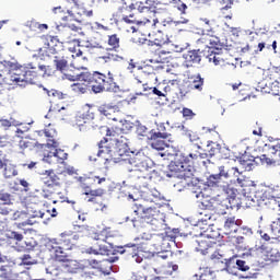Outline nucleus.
Instances as JSON below:
<instances>
[{"instance_id": "1", "label": "nucleus", "mask_w": 280, "mask_h": 280, "mask_svg": "<svg viewBox=\"0 0 280 280\" xmlns=\"http://www.w3.org/2000/svg\"><path fill=\"white\" fill-rule=\"evenodd\" d=\"M108 139L104 138L98 143L97 156L105 159V161H114V163H121L128 156V143L124 140L115 139L108 144Z\"/></svg>"}, {"instance_id": "26", "label": "nucleus", "mask_w": 280, "mask_h": 280, "mask_svg": "<svg viewBox=\"0 0 280 280\" xmlns=\"http://www.w3.org/2000/svg\"><path fill=\"white\" fill-rule=\"evenodd\" d=\"M202 86H205V79L200 74H197L191 84H189L191 91H202Z\"/></svg>"}, {"instance_id": "59", "label": "nucleus", "mask_w": 280, "mask_h": 280, "mask_svg": "<svg viewBox=\"0 0 280 280\" xmlns=\"http://www.w3.org/2000/svg\"><path fill=\"white\" fill-rule=\"evenodd\" d=\"M213 275V272L209 271V272H205L202 273L199 278H197L196 280H211V276Z\"/></svg>"}, {"instance_id": "35", "label": "nucleus", "mask_w": 280, "mask_h": 280, "mask_svg": "<svg viewBox=\"0 0 280 280\" xmlns=\"http://www.w3.org/2000/svg\"><path fill=\"white\" fill-rule=\"evenodd\" d=\"M93 77H94V73L81 72L79 73V82H86L88 84H91Z\"/></svg>"}, {"instance_id": "38", "label": "nucleus", "mask_w": 280, "mask_h": 280, "mask_svg": "<svg viewBox=\"0 0 280 280\" xmlns=\"http://www.w3.org/2000/svg\"><path fill=\"white\" fill-rule=\"evenodd\" d=\"M44 91L47 93L48 97H57V100H65V94L60 91L47 89H44Z\"/></svg>"}, {"instance_id": "28", "label": "nucleus", "mask_w": 280, "mask_h": 280, "mask_svg": "<svg viewBox=\"0 0 280 280\" xmlns=\"http://www.w3.org/2000/svg\"><path fill=\"white\" fill-rule=\"evenodd\" d=\"M4 178H14V176H19V171H16V166L12 164H7L3 171Z\"/></svg>"}, {"instance_id": "23", "label": "nucleus", "mask_w": 280, "mask_h": 280, "mask_svg": "<svg viewBox=\"0 0 280 280\" xmlns=\"http://www.w3.org/2000/svg\"><path fill=\"white\" fill-rule=\"evenodd\" d=\"M57 71H65L69 65L65 56L56 55L52 60Z\"/></svg>"}, {"instance_id": "52", "label": "nucleus", "mask_w": 280, "mask_h": 280, "mask_svg": "<svg viewBox=\"0 0 280 280\" xmlns=\"http://www.w3.org/2000/svg\"><path fill=\"white\" fill-rule=\"evenodd\" d=\"M240 163L244 167V170H250V166L253 165V161L246 160L244 158L240 160Z\"/></svg>"}, {"instance_id": "63", "label": "nucleus", "mask_w": 280, "mask_h": 280, "mask_svg": "<svg viewBox=\"0 0 280 280\" xmlns=\"http://www.w3.org/2000/svg\"><path fill=\"white\" fill-rule=\"evenodd\" d=\"M199 156L200 159H207V156H215V150L211 149L209 153H200Z\"/></svg>"}, {"instance_id": "3", "label": "nucleus", "mask_w": 280, "mask_h": 280, "mask_svg": "<svg viewBox=\"0 0 280 280\" xmlns=\"http://www.w3.org/2000/svg\"><path fill=\"white\" fill-rule=\"evenodd\" d=\"M21 72H13L10 77V81L18 84V86L25 88L27 84H36L38 82V72L36 67L28 63L27 67L21 66Z\"/></svg>"}, {"instance_id": "53", "label": "nucleus", "mask_w": 280, "mask_h": 280, "mask_svg": "<svg viewBox=\"0 0 280 280\" xmlns=\"http://www.w3.org/2000/svg\"><path fill=\"white\" fill-rule=\"evenodd\" d=\"M110 110H113V109H109L106 106L98 107V112L101 113V115H104L105 117H108V119H110Z\"/></svg>"}, {"instance_id": "47", "label": "nucleus", "mask_w": 280, "mask_h": 280, "mask_svg": "<svg viewBox=\"0 0 280 280\" xmlns=\"http://www.w3.org/2000/svg\"><path fill=\"white\" fill-rule=\"evenodd\" d=\"M199 207H201V208L203 209V211L200 212V215H203V217L201 218V222H207L208 220H211V214H209V213L207 212V211H210V210L207 209V208H205L202 203H200Z\"/></svg>"}, {"instance_id": "13", "label": "nucleus", "mask_w": 280, "mask_h": 280, "mask_svg": "<svg viewBox=\"0 0 280 280\" xmlns=\"http://www.w3.org/2000/svg\"><path fill=\"white\" fill-rule=\"evenodd\" d=\"M207 187H220L225 194H233V188L229 186V182L221 179L219 175L212 174L206 180Z\"/></svg>"}, {"instance_id": "27", "label": "nucleus", "mask_w": 280, "mask_h": 280, "mask_svg": "<svg viewBox=\"0 0 280 280\" xmlns=\"http://www.w3.org/2000/svg\"><path fill=\"white\" fill-rule=\"evenodd\" d=\"M5 237L8 240H13V242H15V246L21 245V241L24 240L23 234L16 231H8Z\"/></svg>"}, {"instance_id": "61", "label": "nucleus", "mask_w": 280, "mask_h": 280, "mask_svg": "<svg viewBox=\"0 0 280 280\" xmlns=\"http://www.w3.org/2000/svg\"><path fill=\"white\" fill-rule=\"evenodd\" d=\"M60 143L56 140H48L46 143V148H59Z\"/></svg>"}, {"instance_id": "32", "label": "nucleus", "mask_w": 280, "mask_h": 280, "mask_svg": "<svg viewBox=\"0 0 280 280\" xmlns=\"http://www.w3.org/2000/svg\"><path fill=\"white\" fill-rule=\"evenodd\" d=\"M71 90L73 93H75V95H84V93H86V85L82 83H73L71 85Z\"/></svg>"}, {"instance_id": "4", "label": "nucleus", "mask_w": 280, "mask_h": 280, "mask_svg": "<svg viewBox=\"0 0 280 280\" xmlns=\"http://www.w3.org/2000/svg\"><path fill=\"white\" fill-rule=\"evenodd\" d=\"M233 202H235V189H233V192L230 191L228 197L222 200L215 198H211L209 200L205 199L201 201V205L205 209L217 211L221 215H226V211H229V209H233Z\"/></svg>"}, {"instance_id": "40", "label": "nucleus", "mask_w": 280, "mask_h": 280, "mask_svg": "<svg viewBox=\"0 0 280 280\" xmlns=\"http://www.w3.org/2000/svg\"><path fill=\"white\" fill-rule=\"evenodd\" d=\"M122 21L125 23H127L128 25H132L135 23L139 25V23H143V22H140L139 20H137V18H135L133 13L122 16Z\"/></svg>"}, {"instance_id": "55", "label": "nucleus", "mask_w": 280, "mask_h": 280, "mask_svg": "<svg viewBox=\"0 0 280 280\" xmlns=\"http://www.w3.org/2000/svg\"><path fill=\"white\" fill-rule=\"evenodd\" d=\"M19 147L21 150H25L27 148H32V142L30 140H20Z\"/></svg>"}, {"instance_id": "24", "label": "nucleus", "mask_w": 280, "mask_h": 280, "mask_svg": "<svg viewBox=\"0 0 280 280\" xmlns=\"http://www.w3.org/2000/svg\"><path fill=\"white\" fill-rule=\"evenodd\" d=\"M44 174L47 176L44 180L47 187H54V185H58V175L54 174V171H45Z\"/></svg>"}, {"instance_id": "14", "label": "nucleus", "mask_w": 280, "mask_h": 280, "mask_svg": "<svg viewBox=\"0 0 280 280\" xmlns=\"http://www.w3.org/2000/svg\"><path fill=\"white\" fill-rule=\"evenodd\" d=\"M202 56H205V51H202L201 49H195V50L185 52L183 55V58L185 60L184 61L185 67L189 69V67H194L195 65H200V62L202 61Z\"/></svg>"}, {"instance_id": "64", "label": "nucleus", "mask_w": 280, "mask_h": 280, "mask_svg": "<svg viewBox=\"0 0 280 280\" xmlns=\"http://www.w3.org/2000/svg\"><path fill=\"white\" fill-rule=\"evenodd\" d=\"M88 255H100V249L95 247H90L85 250Z\"/></svg>"}, {"instance_id": "43", "label": "nucleus", "mask_w": 280, "mask_h": 280, "mask_svg": "<svg viewBox=\"0 0 280 280\" xmlns=\"http://www.w3.org/2000/svg\"><path fill=\"white\" fill-rule=\"evenodd\" d=\"M260 161L262 165H267L269 167L272 165H277V161H275L273 159L267 158L266 154L260 156Z\"/></svg>"}, {"instance_id": "11", "label": "nucleus", "mask_w": 280, "mask_h": 280, "mask_svg": "<svg viewBox=\"0 0 280 280\" xmlns=\"http://www.w3.org/2000/svg\"><path fill=\"white\" fill-rule=\"evenodd\" d=\"M223 45L220 44V40L218 38L210 39V46L208 47V54L207 58L209 62H213V65L218 66L220 62H223L224 59L220 54H222Z\"/></svg>"}, {"instance_id": "57", "label": "nucleus", "mask_w": 280, "mask_h": 280, "mask_svg": "<svg viewBox=\"0 0 280 280\" xmlns=\"http://www.w3.org/2000/svg\"><path fill=\"white\" fill-rule=\"evenodd\" d=\"M234 242H235L236 246H243L246 242V238L244 236H236L234 238Z\"/></svg>"}, {"instance_id": "20", "label": "nucleus", "mask_w": 280, "mask_h": 280, "mask_svg": "<svg viewBox=\"0 0 280 280\" xmlns=\"http://www.w3.org/2000/svg\"><path fill=\"white\" fill-rule=\"evenodd\" d=\"M225 234L231 235V233H237L240 229V220H236L235 217H230L225 220L223 226Z\"/></svg>"}, {"instance_id": "46", "label": "nucleus", "mask_w": 280, "mask_h": 280, "mask_svg": "<svg viewBox=\"0 0 280 280\" xmlns=\"http://www.w3.org/2000/svg\"><path fill=\"white\" fill-rule=\"evenodd\" d=\"M138 12H151L152 7L145 5L144 2L136 3Z\"/></svg>"}, {"instance_id": "45", "label": "nucleus", "mask_w": 280, "mask_h": 280, "mask_svg": "<svg viewBox=\"0 0 280 280\" xmlns=\"http://www.w3.org/2000/svg\"><path fill=\"white\" fill-rule=\"evenodd\" d=\"M182 113H183V117H185L186 119H194V117H196V114L194 113V110L187 107H184Z\"/></svg>"}, {"instance_id": "9", "label": "nucleus", "mask_w": 280, "mask_h": 280, "mask_svg": "<svg viewBox=\"0 0 280 280\" xmlns=\"http://www.w3.org/2000/svg\"><path fill=\"white\" fill-rule=\"evenodd\" d=\"M133 212L138 217L131 220L135 228L139 226V220H143L144 222H147V224H149V220H152V218H156V215L161 213V211L156 210V208H145L142 205H136V209L133 210Z\"/></svg>"}, {"instance_id": "44", "label": "nucleus", "mask_w": 280, "mask_h": 280, "mask_svg": "<svg viewBox=\"0 0 280 280\" xmlns=\"http://www.w3.org/2000/svg\"><path fill=\"white\" fill-rule=\"evenodd\" d=\"M85 196H104V189L98 188V189H89L85 191Z\"/></svg>"}, {"instance_id": "30", "label": "nucleus", "mask_w": 280, "mask_h": 280, "mask_svg": "<svg viewBox=\"0 0 280 280\" xmlns=\"http://www.w3.org/2000/svg\"><path fill=\"white\" fill-rule=\"evenodd\" d=\"M101 59L105 62H119V60H124V57L116 54L107 52L106 55L102 56Z\"/></svg>"}, {"instance_id": "50", "label": "nucleus", "mask_w": 280, "mask_h": 280, "mask_svg": "<svg viewBox=\"0 0 280 280\" xmlns=\"http://www.w3.org/2000/svg\"><path fill=\"white\" fill-rule=\"evenodd\" d=\"M236 266L238 268V270H242L243 272H246V270H249L250 267H248V265H246V261L244 260H236Z\"/></svg>"}, {"instance_id": "17", "label": "nucleus", "mask_w": 280, "mask_h": 280, "mask_svg": "<svg viewBox=\"0 0 280 280\" xmlns=\"http://www.w3.org/2000/svg\"><path fill=\"white\" fill-rule=\"evenodd\" d=\"M59 242V246L66 248V250H71L73 246L75 245V241H78V235H73V232H62L59 234V237L57 238Z\"/></svg>"}, {"instance_id": "37", "label": "nucleus", "mask_w": 280, "mask_h": 280, "mask_svg": "<svg viewBox=\"0 0 280 280\" xmlns=\"http://www.w3.org/2000/svg\"><path fill=\"white\" fill-rule=\"evenodd\" d=\"M187 135V137H188V139H189V141H190V143H194V145H196V148L198 149V150H200V137H198L196 133H194V132H188V133H186Z\"/></svg>"}, {"instance_id": "19", "label": "nucleus", "mask_w": 280, "mask_h": 280, "mask_svg": "<svg viewBox=\"0 0 280 280\" xmlns=\"http://www.w3.org/2000/svg\"><path fill=\"white\" fill-rule=\"evenodd\" d=\"M268 253V247L266 245H256L249 248L247 252L243 253V257H254L255 259L262 258Z\"/></svg>"}, {"instance_id": "5", "label": "nucleus", "mask_w": 280, "mask_h": 280, "mask_svg": "<svg viewBox=\"0 0 280 280\" xmlns=\"http://www.w3.org/2000/svg\"><path fill=\"white\" fill-rule=\"evenodd\" d=\"M268 205L273 210L280 209V198L275 197L270 191L260 188L248 207H264Z\"/></svg>"}, {"instance_id": "25", "label": "nucleus", "mask_w": 280, "mask_h": 280, "mask_svg": "<svg viewBox=\"0 0 280 280\" xmlns=\"http://www.w3.org/2000/svg\"><path fill=\"white\" fill-rule=\"evenodd\" d=\"M197 246L195 247L197 253H201V255H207L209 253L210 244L207 240H198L196 241Z\"/></svg>"}, {"instance_id": "15", "label": "nucleus", "mask_w": 280, "mask_h": 280, "mask_svg": "<svg viewBox=\"0 0 280 280\" xmlns=\"http://www.w3.org/2000/svg\"><path fill=\"white\" fill-rule=\"evenodd\" d=\"M67 156H69L67 152L61 149H56L54 152L50 151L47 153V155H44L43 161L49 165H54L56 163L62 164L65 161H67Z\"/></svg>"}, {"instance_id": "62", "label": "nucleus", "mask_w": 280, "mask_h": 280, "mask_svg": "<svg viewBox=\"0 0 280 280\" xmlns=\"http://www.w3.org/2000/svg\"><path fill=\"white\" fill-rule=\"evenodd\" d=\"M192 198H197V199L205 198V194L200 189L199 190H192Z\"/></svg>"}, {"instance_id": "29", "label": "nucleus", "mask_w": 280, "mask_h": 280, "mask_svg": "<svg viewBox=\"0 0 280 280\" xmlns=\"http://www.w3.org/2000/svg\"><path fill=\"white\" fill-rule=\"evenodd\" d=\"M0 202H2L1 205H3V207H10V205H12V195L0 190Z\"/></svg>"}, {"instance_id": "10", "label": "nucleus", "mask_w": 280, "mask_h": 280, "mask_svg": "<svg viewBox=\"0 0 280 280\" xmlns=\"http://www.w3.org/2000/svg\"><path fill=\"white\" fill-rule=\"evenodd\" d=\"M170 137L167 132H153L150 136V145L153 150L163 151L165 148H170Z\"/></svg>"}, {"instance_id": "48", "label": "nucleus", "mask_w": 280, "mask_h": 280, "mask_svg": "<svg viewBox=\"0 0 280 280\" xmlns=\"http://www.w3.org/2000/svg\"><path fill=\"white\" fill-rule=\"evenodd\" d=\"M34 259H32V256L28 254H25L22 256V264L24 266H32L34 264Z\"/></svg>"}, {"instance_id": "12", "label": "nucleus", "mask_w": 280, "mask_h": 280, "mask_svg": "<svg viewBox=\"0 0 280 280\" xmlns=\"http://www.w3.org/2000/svg\"><path fill=\"white\" fill-rule=\"evenodd\" d=\"M91 90L93 93H104L106 91V88L108 86L106 84V74L94 72V77H92V81L90 82Z\"/></svg>"}, {"instance_id": "31", "label": "nucleus", "mask_w": 280, "mask_h": 280, "mask_svg": "<svg viewBox=\"0 0 280 280\" xmlns=\"http://www.w3.org/2000/svg\"><path fill=\"white\" fill-rule=\"evenodd\" d=\"M59 246H60V243H59L58 238H48L46 242V248L50 253H54L56 249L59 248Z\"/></svg>"}, {"instance_id": "58", "label": "nucleus", "mask_w": 280, "mask_h": 280, "mask_svg": "<svg viewBox=\"0 0 280 280\" xmlns=\"http://www.w3.org/2000/svg\"><path fill=\"white\" fill-rule=\"evenodd\" d=\"M219 1H221L223 5V10H230L231 5H233L232 0H219Z\"/></svg>"}, {"instance_id": "60", "label": "nucleus", "mask_w": 280, "mask_h": 280, "mask_svg": "<svg viewBox=\"0 0 280 280\" xmlns=\"http://www.w3.org/2000/svg\"><path fill=\"white\" fill-rule=\"evenodd\" d=\"M241 231H242V235H253V229L248 228V226H243L241 228Z\"/></svg>"}, {"instance_id": "36", "label": "nucleus", "mask_w": 280, "mask_h": 280, "mask_svg": "<svg viewBox=\"0 0 280 280\" xmlns=\"http://www.w3.org/2000/svg\"><path fill=\"white\" fill-rule=\"evenodd\" d=\"M108 45L113 47V49H119V37L117 34L108 36Z\"/></svg>"}, {"instance_id": "33", "label": "nucleus", "mask_w": 280, "mask_h": 280, "mask_svg": "<svg viewBox=\"0 0 280 280\" xmlns=\"http://www.w3.org/2000/svg\"><path fill=\"white\" fill-rule=\"evenodd\" d=\"M117 248H118L117 253H119L120 255H124V253L127 252L126 248H132V250L135 253H137V250H139V245H137L135 243H128V244H126L124 246H118Z\"/></svg>"}, {"instance_id": "49", "label": "nucleus", "mask_w": 280, "mask_h": 280, "mask_svg": "<svg viewBox=\"0 0 280 280\" xmlns=\"http://www.w3.org/2000/svg\"><path fill=\"white\" fill-rule=\"evenodd\" d=\"M272 233H280V217L271 223Z\"/></svg>"}, {"instance_id": "22", "label": "nucleus", "mask_w": 280, "mask_h": 280, "mask_svg": "<svg viewBox=\"0 0 280 280\" xmlns=\"http://www.w3.org/2000/svg\"><path fill=\"white\" fill-rule=\"evenodd\" d=\"M36 241L27 240L24 243L14 246V249L18 250V253H27L28 250H34V248H36Z\"/></svg>"}, {"instance_id": "21", "label": "nucleus", "mask_w": 280, "mask_h": 280, "mask_svg": "<svg viewBox=\"0 0 280 280\" xmlns=\"http://www.w3.org/2000/svg\"><path fill=\"white\" fill-rule=\"evenodd\" d=\"M106 91L108 93H121V88L117 82H115V74H113L110 71L107 72V80L105 79Z\"/></svg>"}, {"instance_id": "7", "label": "nucleus", "mask_w": 280, "mask_h": 280, "mask_svg": "<svg viewBox=\"0 0 280 280\" xmlns=\"http://www.w3.org/2000/svg\"><path fill=\"white\" fill-rule=\"evenodd\" d=\"M236 183L240 187H243L242 194L245 198V205L246 207H249L261 187L255 185L253 180L246 179V177H237Z\"/></svg>"}, {"instance_id": "2", "label": "nucleus", "mask_w": 280, "mask_h": 280, "mask_svg": "<svg viewBox=\"0 0 280 280\" xmlns=\"http://www.w3.org/2000/svg\"><path fill=\"white\" fill-rule=\"evenodd\" d=\"M196 159H198V154H176L174 161L168 165L170 172H166L167 178H178L179 176H185V172H191V163Z\"/></svg>"}, {"instance_id": "6", "label": "nucleus", "mask_w": 280, "mask_h": 280, "mask_svg": "<svg viewBox=\"0 0 280 280\" xmlns=\"http://www.w3.org/2000/svg\"><path fill=\"white\" fill-rule=\"evenodd\" d=\"M126 160H122L125 163H129V165L133 166L131 172H142L145 173L150 167H152V160L145 155L142 151L137 152L131 158L125 156Z\"/></svg>"}, {"instance_id": "54", "label": "nucleus", "mask_w": 280, "mask_h": 280, "mask_svg": "<svg viewBox=\"0 0 280 280\" xmlns=\"http://www.w3.org/2000/svg\"><path fill=\"white\" fill-rule=\"evenodd\" d=\"M98 255H110V249L106 245H98Z\"/></svg>"}, {"instance_id": "51", "label": "nucleus", "mask_w": 280, "mask_h": 280, "mask_svg": "<svg viewBox=\"0 0 280 280\" xmlns=\"http://www.w3.org/2000/svg\"><path fill=\"white\" fill-rule=\"evenodd\" d=\"M147 133H148V127L147 126L139 125L137 127V135H139L140 137H145Z\"/></svg>"}, {"instance_id": "41", "label": "nucleus", "mask_w": 280, "mask_h": 280, "mask_svg": "<svg viewBox=\"0 0 280 280\" xmlns=\"http://www.w3.org/2000/svg\"><path fill=\"white\" fill-rule=\"evenodd\" d=\"M221 180H229V171L224 166L219 167V173L217 174Z\"/></svg>"}, {"instance_id": "18", "label": "nucleus", "mask_w": 280, "mask_h": 280, "mask_svg": "<svg viewBox=\"0 0 280 280\" xmlns=\"http://www.w3.org/2000/svg\"><path fill=\"white\" fill-rule=\"evenodd\" d=\"M117 259H119V257L117 256L105 259L103 261L92 259L90 260V266H92V268H95L96 270H101V272H104V275H110V270H113V266H110L109 264H115ZM104 266H108V269L104 270Z\"/></svg>"}, {"instance_id": "34", "label": "nucleus", "mask_w": 280, "mask_h": 280, "mask_svg": "<svg viewBox=\"0 0 280 280\" xmlns=\"http://www.w3.org/2000/svg\"><path fill=\"white\" fill-rule=\"evenodd\" d=\"M54 254L58 261H65V259H67V253H65V247L61 245L54 252Z\"/></svg>"}, {"instance_id": "16", "label": "nucleus", "mask_w": 280, "mask_h": 280, "mask_svg": "<svg viewBox=\"0 0 280 280\" xmlns=\"http://www.w3.org/2000/svg\"><path fill=\"white\" fill-rule=\"evenodd\" d=\"M149 224H151L153 231H165L168 237H174V235H170V226L165 223V214L160 212L155 218L149 220Z\"/></svg>"}, {"instance_id": "42", "label": "nucleus", "mask_w": 280, "mask_h": 280, "mask_svg": "<svg viewBox=\"0 0 280 280\" xmlns=\"http://www.w3.org/2000/svg\"><path fill=\"white\" fill-rule=\"evenodd\" d=\"M62 80H69L70 82H79V73H75V72L65 73L62 75Z\"/></svg>"}, {"instance_id": "39", "label": "nucleus", "mask_w": 280, "mask_h": 280, "mask_svg": "<svg viewBox=\"0 0 280 280\" xmlns=\"http://www.w3.org/2000/svg\"><path fill=\"white\" fill-rule=\"evenodd\" d=\"M4 67H9V69H11L10 77L12 73H21V67L19 68V66L12 61H4Z\"/></svg>"}, {"instance_id": "56", "label": "nucleus", "mask_w": 280, "mask_h": 280, "mask_svg": "<svg viewBox=\"0 0 280 280\" xmlns=\"http://www.w3.org/2000/svg\"><path fill=\"white\" fill-rule=\"evenodd\" d=\"M12 213V209L0 203V215H10Z\"/></svg>"}, {"instance_id": "8", "label": "nucleus", "mask_w": 280, "mask_h": 280, "mask_svg": "<svg viewBox=\"0 0 280 280\" xmlns=\"http://www.w3.org/2000/svg\"><path fill=\"white\" fill-rule=\"evenodd\" d=\"M145 45L148 47H165L167 45L170 48L166 51H162V54H172V51H183V48H179L178 45H174L172 40H170V37L166 34H163V32H159L154 38V40H148L145 39Z\"/></svg>"}]
</instances>
